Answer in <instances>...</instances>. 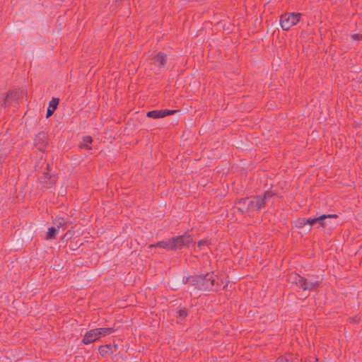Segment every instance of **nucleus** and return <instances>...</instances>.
<instances>
[{"mask_svg": "<svg viewBox=\"0 0 362 362\" xmlns=\"http://www.w3.org/2000/svg\"><path fill=\"white\" fill-rule=\"evenodd\" d=\"M192 282L194 288L202 291H218L219 288L218 283L215 286L214 272L194 275Z\"/></svg>", "mask_w": 362, "mask_h": 362, "instance_id": "obj_1", "label": "nucleus"}, {"mask_svg": "<svg viewBox=\"0 0 362 362\" xmlns=\"http://www.w3.org/2000/svg\"><path fill=\"white\" fill-rule=\"evenodd\" d=\"M274 195L275 193L272 191H266L262 195L247 197V213L259 211L262 208L266 206L269 200Z\"/></svg>", "mask_w": 362, "mask_h": 362, "instance_id": "obj_2", "label": "nucleus"}, {"mask_svg": "<svg viewBox=\"0 0 362 362\" xmlns=\"http://www.w3.org/2000/svg\"><path fill=\"white\" fill-rule=\"evenodd\" d=\"M288 282L293 286L297 291H311L316 288L310 284L309 281L305 276H300L297 273H292L289 275Z\"/></svg>", "mask_w": 362, "mask_h": 362, "instance_id": "obj_3", "label": "nucleus"}, {"mask_svg": "<svg viewBox=\"0 0 362 362\" xmlns=\"http://www.w3.org/2000/svg\"><path fill=\"white\" fill-rule=\"evenodd\" d=\"M301 13H287L280 17V25L284 30H288L296 25L300 20Z\"/></svg>", "mask_w": 362, "mask_h": 362, "instance_id": "obj_4", "label": "nucleus"}, {"mask_svg": "<svg viewBox=\"0 0 362 362\" xmlns=\"http://www.w3.org/2000/svg\"><path fill=\"white\" fill-rule=\"evenodd\" d=\"M170 242L172 244L171 250H177L184 247H189L192 242V238L190 235L185 234L170 238Z\"/></svg>", "mask_w": 362, "mask_h": 362, "instance_id": "obj_5", "label": "nucleus"}, {"mask_svg": "<svg viewBox=\"0 0 362 362\" xmlns=\"http://www.w3.org/2000/svg\"><path fill=\"white\" fill-rule=\"evenodd\" d=\"M48 134L45 132L37 134L34 138V146L40 151L44 152L48 144Z\"/></svg>", "mask_w": 362, "mask_h": 362, "instance_id": "obj_6", "label": "nucleus"}, {"mask_svg": "<svg viewBox=\"0 0 362 362\" xmlns=\"http://www.w3.org/2000/svg\"><path fill=\"white\" fill-rule=\"evenodd\" d=\"M57 179V177L56 175H51L49 174V173H44L38 178V182L41 187L49 189L55 185Z\"/></svg>", "mask_w": 362, "mask_h": 362, "instance_id": "obj_7", "label": "nucleus"}, {"mask_svg": "<svg viewBox=\"0 0 362 362\" xmlns=\"http://www.w3.org/2000/svg\"><path fill=\"white\" fill-rule=\"evenodd\" d=\"M177 110H156L148 111L146 113V116L153 119H160L167 117L168 115H172L175 112H177Z\"/></svg>", "mask_w": 362, "mask_h": 362, "instance_id": "obj_8", "label": "nucleus"}, {"mask_svg": "<svg viewBox=\"0 0 362 362\" xmlns=\"http://www.w3.org/2000/svg\"><path fill=\"white\" fill-rule=\"evenodd\" d=\"M330 218H337V215H336V214H329V215L323 214L318 217L306 218V222H307V224H308L310 226H313L314 224L318 223L320 226H325L327 224L325 219Z\"/></svg>", "mask_w": 362, "mask_h": 362, "instance_id": "obj_9", "label": "nucleus"}, {"mask_svg": "<svg viewBox=\"0 0 362 362\" xmlns=\"http://www.w3.org/2000/svg\"><path fill=\"white\" fill-rule=\"evenodd\" d=\"M99 339L100 338L98 337V331H97L96 328L92 329L87 331L85 333V334L81 340V343L85 345H88V344H90L91 343L96 341Z\"/></svg>", "mask_w": 362, "mask_h": 362, "instance_id": "obj_10", "label": "nucleus"}, {"mask_svg": "<svg viewBox=\"0 0 362 362\" xmlns=\"http://www.w3.org/2000/svg\"><path fill=\"white\" fill-rule=\"evenodd\" d=\"M118 349L117 344H105L98 347V351L102 357H106L107 356L113 354Z\"/></svg>", "mask_w": 362, "mask_h": 362, "instance_id": "obj_11", "label": "nucleus"}, {"mask_svg": "<svg viewBox=\"0 0 362 362\" xmlns=\"http://www.w3.org/2000/svg\"><path fill=\"white\" fill-rule=\"evenodd\" d=\"M166 62V56L165 54L160 52L153 58L152 64L162 68L165 66Z\"/></svg>", "mask_w": 362, "mask_h": 362, "instance_id": "obj_12", "label": "nucleus"}, {"mask_svg": "<svg viewBox=\"0 0 362 362\" xmlns=\"http://www.w3.org/2000/svg\"><path fill=\"white\" fill-rule=\"evenodd\" d=\"M306 278L309 281L310 284L313 286L316 289L320 286L322 281V278L313 274H308Z\"/></svg>", "mask_w": 362, "mask_h": 362, "instance_id": "obj_13", "label": "nucleus"}, {"mask_svg": "<svg viewBox=\"0 0 362 362\" xmlns=\"http://www.w3.org/2000/svg\"><path fill=\"white\" fill-rule=\"evenodd\" d=\"M247 197L238 199L235 204V207L241 213H247V206L246 205Z\"/></svg>", "mask_w": 362, "mask_h": 362, "instance_id": "obj_14", "label": "nucleus"}, {"mask_svg": "<svg viewBox=\"0 0 362 362\" xmlns=\"http://www.w3.org/2000/svg\"><path fill=\"white\" fill-rule=\"evenodd\" d=\"M161 247L166 250H171L172 244L170 242V238L168 240H162L158 241L156 244L149 245V247Z\"/></svg>", "mask_w": 362, "mask_h": 362, "instance_id": "obj_15", "label": "nucleus"}, {"mask_svg": "<svg viewBox=\"0 0 362 362\" xmlns=\"http://www.w3.org/2000/svg\"><path fill=\"white\" fill-rule=\"evenodd\" d=\"M99 338L112 334L115 329L113 327H100L96 328Z\"/></svg>", "mask_w": 362, "mask_h": 362, "instance_id": "obj_16", "label": "nucleus"}, {"mask_svg": "<svg viewBox=\"0 0 362 362\" xmlns=\"http://www.w3.org/2000/svg\"><path fill=\"white\" fill-rule=\"evenodd\" d=\"M93 141V139L90 136H86L83 137V142L78 144V147L80 148H86L88 150L91 149V147L89 146Z\"/></svg>", "mask_w": 362, "mask_h": 362, "instance_id": "obj_17", "label": "nucleus"}, {"mask_svg": "<svg viewBox=\"0 0 362 362\" xmlns=\"http://www.w3.org/2000/svg\"><path fill=\"white\" fill-rule=\"evenodd\" d=\"M59 230L56 227H50L48 228V231L46 233L47 240L55 239Z\"/></svg>", "mask_w": 362, "mask_h": 362, "instance_id": "obj_18", "label": "nucleus"}, {"mask_svg": "<svg viewBox=\"0 0 362 362\" xmlns=\"http://www.w3.org/2000/svg\"><path fill=\"white\" fill-rule=\"evenodd\" d=\"M188 315V310L186 308H180L176 312V317L178 319H185Z\"/></svg>", "mask_w": 362, "mask_h": 362, "instance_id": "obj_19", "label": "nucleus"}, {"mask_svg": "<svg viewBox=\"0 0 362 362\" xmlns=\"http://www.w3.org/2000/svg\"><path fill=\"white\" fill-rule=\"evenodd\" d=\"M59 99L58 98L53 97L49 102V107L51 109L56 110L59 105Z\"/></svg>", "mask_w": 362, "mask_h": 362, "instance_id": "obj_20", "label": "nucleus"}, {"mask_svg": "<svg viewBox=\"0 0 362 362\" xmlns=\"http://www.w3.org/2000/svg\"><path fill=\"white\" fill-rule=\"evenodd\" d=\"M307 225L306 218H299L296 221V226L298 228H301Z\"/></svg>", "mask_w": 362, "mask_h": 362, "instance_id": "obj_21", "label": "nucleus"}, {"mask_svg": "<svg viewBox=\"0 0 362 362\" xmlns=\"http://www.w3.org/2000/svg\"><path fill=\"white\" fill-rule=\"evenodd\" d=\"M194 275L189 276H183L182 282L185 284H189V286H193L192 279H194Z\"/></svg>", "mask_w": 362, "mask_h": 362, "instance_id": "obj_22", "label": "nucleus"}, {"mask_svg": "<svg viewBox=\"0 0 362 362\" xmlns=\"http://www.w3.org/2000/svg\"><path fill=\"white\" fill-rule=\"evenodd\" d=\"M13 92H11L10 94L9 93H6V95H5V94L3 95V100L1 102V105H4L6 106L7 103L8 102V99L10 98V96L12 95V93Z\"/></svg>", "mask_w": 362, "mask_h": 362, "instance_id": "obj_23", "label": "nucleus"}, {"mask_svg": "<svg viewBox=\"0 0 362 362\" xmlns=\"http://www.w3.org/2000/svg\"><path fill=\"white\" fill-rule=\"evenodd\" d=\"M66 222L63 218H58L54 224L57 226V228L59 230L61 227H63Z\"/></svg>", "mask_w": 362, "mask_h": 362, "instance_id": "obj_24", "label": "nucleus"}, {"mask_svg": "<svg viewBox=\"0 0 362 362\" xmlns=\"http://www.w3.org/2000/svg\"><path fill=\"white\" fill-rule=\"evenodd\" d=\"M276 362H290V361H289V358H288V356H279L276 359Z\"/></svg>", "mask_w": 362, "mask_h": 362, "instance_id": "obj_25", "label": "nucleus"}, {"mask_svg": "<svg viewBox=\"0 0 362 362\" xmlns=\"http://www.w3.org/2000/svg\"><path fill=\"white\" fill-rule=\"evenodd\" d=\"M290 362H302V359H299L297 357H293L292 355H288Z\"/></svg>", "mask_w": 362, "mask_h": 362, "instance_id": "obj_26", "label": "nucleus"}, {"mask_svg": "<svg viewBox=\"0 0 362 362\" xmlns=\"http://www.w3.org/2000/svg\"><path fill=\"white\" fill-rule=\"evenodd\" d=\"M351 37L354 40H362V34H358V33L353 34V35H351Z\"/></svg>", "mask_w": 362, "mask_h": 362, "instance_id": "obj_27", "label": "nucleus"}, {"mask_svg": "<svg viewBox=\"0 0 362 362\" xmlns=\"http://www.w3.org/2000/svg\"><path fill=\"white\" fill-rule=\"evenodd\" d=\"M317 358L315 357H307L303 362H317Z\"/></svg>", "mask_w": 362, "mask_h": 362, "instance_id": "obj_28", "label": "nucleus"}, {"mask_svg": "<svg viewBox=\"0 0 362 362\" xmlns=\"http://www.w3.org/2000/svg\"><path fill=\"white\" fill-rule=\"evenodd\" d=\"M54 111H55L54 110L48 107L47 110L46 117L47 118L49 117L51 115H52V114L54 112Z\"/></svg>", "mask_w": 362, "mask_h": 362, "instance_id": "obj_29", "label": "nucleus"}, {"mask_svg": "<svg viewBox=\"0 0 362 362\" xmlns=\"http://www.w3.org/2000/svg\"><path fill=\"white\" fill-rule=\"evenodd\" d=\"M206 240H199V241L198 242L197 245H198V247H201V246L204 245H206Z\"/></svg>", "mask_w": 362, "mask_h": 362, "instance_id": "obj_30", "label": "nucleus"}, {"mask_svg": "<svg viewBox=\"0 0 362 362\" xmlns=\"http://www.w3.org/2000/svg\"><path fill=\"white\" fill-rule=\"evenodd\" d=\"M351 322H358V320L356 319V317H353V318L351 319Z\"/></svg>", "mask_w": 362, "mask_h": 362, "instance_id": "obj_31", "label": "nucleus"}, {"mask_svg": "<svg viewBox=\"0 0 362 362\" xmlns=\"http://www.w3.org/2000/svg\"><path fill=\"white\" fill-rule=\"evenodd\" d=\"M47 170H49V165L47 164Z\"/></svg>", "mask_w": 362, "mask_h": 362, "instance_id": "obj_32", "label": "nucleus"}, {"mask_svg": "<svg viewBox=\"0 0 362 362\" xmlns=\"http://www.w3.org/2000/svg\"><path fill=\"white\" fill-rule=\"evenodd\" d=\"M103 362H110V361H103Z\"/></svg>", "mask_w": 362, "mask_h": 362, "instance_id": "obj_33", "label": "nucleus"}, {"mask_svg": "<svg viewBox=\"0 0 362 362\" xmlns=\"http://www.w3.org/2000/svg\"><path fill=\"white\" fill-rule=\"evenodd\" d=\"M1 162V158H0V163Z\"/></svg>", "mask_w": 362, "mask_h": 362, "instance_id": "obj_34", "label": "nucleus"}]
</instances>
